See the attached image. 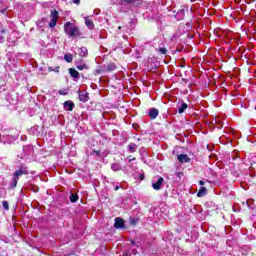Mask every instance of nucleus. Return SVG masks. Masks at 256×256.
<instances>
[{"label":"nucleus","instance_id":"f3484780","mask_svg":"<svg viewBox=\"0 0 256 256\" xmlns=\"http://www.w3.org/2000/svg\"><path fill=\"white\" fill-rule=\"evenodd\" d=\"M187 107H189V105H187V103L181 102L180 105L178 106V113L180 115L185 113V110L187 109Z\"/></svg>","mask_w":256,"mask_h":256},{"label":"nucleus","instance_id":"cd10ccee","mask_svg":"<svg viewBox=\"0 0 256 256\" xmlns=\"http://www.w3.org/2000/svg\"><path fill=\"white\" fill-rule=\"evenodd\" d=\"M48 71H53L54 73H59V66H56L55 68L49 67Z\"/></svg>","mask_w":256,"mask_h":256},{"label":"nucleus","instance_id":"f704fd0d","mask_svg":"<svg viewBox=\"0 0 256 256\" xmlns=\"http://www.w3.org/2000/svg\"><path fill=\"white\" fill-rule=\"evenodd\" d=\"M136 160V158L134 157V158H130L129 159V163H131V162H133V161H135Z\"/></svg>","mask_w":256,"mask_h":256},{"label":"nucleus","instance_id":"6e6552de","mask_svg":"<svg viewBox=\"0 0 256 256\" xmlns=\"http://www.w3.org/2000/svg\"><path fill=\"white\" fill-rule=\"evenodd\" d=\"M7 9H9V5L7 2L0 1V15H4V17H7L5 13H7Z\"/></svg>","mask_w":256,"mask_h":256},{"label":"nucleus","instance_id":"7c9ffc66","mask_svg":"<svg viewBox=\"0 0 256 256\" xmlns=\"http://www.w3.org/2000/svg\"><path fill=\"white\" fill-rule=\"evenodd\" d=\"M95 73H96V75H101V73H103V71L98 68L95 70Z\"/></svg>","mask_w":256,"mask_h":256},{"label":"nucleus","instance_id":"dca6fc26","mask_svg":"<svg viewBox=\"0 0 256 256\" xmlns=\"http://www.w3.org/2000/svg\"><path fill=\"white\" fill-rule=\"evenodd\" d=\"M79 57H87L89 55V51L87 50V47H81L78 49Z\"/></svg>","mask_w":256,"mask_h":256},{"label":"nucleus","instance_id":"473e14b6","mask_svg":"<svg viewBox=\"0 0 256 256\" xmlns=\"http://www.w3.org/2000/svg\"><path fill=\"white\" fill-rule=\"evenodd\" d=\"M73 3H75V5H79L81 3V0H72Z\"/></svg>","mask_w":256,"mask_h":256},{"label":"nucleus","instance_id":"0eeeda50","mask_svg":"<svg viewBox=\"0 0 256 256\" xmlns=\"http://www.w3.org/2000/svg\"><path fill=\"white\" fill-rule=\"evenodd\" d=\"M78 95H79V101H81L82 103H87V101H89V93L88 92H83V91L79 90Z\"/></svg>","mask_w":256,"mask_h":256},{"label":"nucleus","instance_id":"a878e982","mask_svg":"<svg viewBox=\"0 0 256 256\" xmlns=\"http://www.w3.org/2000/svg\"><path fill=\"white\" fill-rule=\"evenodd\" d=\"M135 0H121L120 4L122 5H133Z\"/></svg>","mask_w":256,"mask_h":256},{"label":"nucleus","instance_id":"2f4dec72","mask_svg":"<svg viewBox=\"0 0 256 256\" xmlns=\"http://www.w3.org/2000/svg\"><path fill=\"white\" fill-rule=\"evenodd\" d=\"M175 175H176V177H179V178L183 177V173H181V172H176Z\"/></svg>","mask_w":256,"mask_h":256},{"label":"nucleus","instance_id":"412c9836","mask_svg":"<svg viewBox=\"0 0 256 256\" xmlns=\"http://www.w3.org/2000/svg\"><path fill=\"white\" fill-rule=\"evenodd\" d=\"M69 73H70L71 77H73L74 79H79V73L74 68H70Z\"/></svg>","mask_w":256,"mask_h":256},{"label":"nucleus","instance_id":"1a4fd4ad","mask_svg":"<svg viewBox=\"0 0 256 256\" xmlns=\"http://www.w3.org/2000/svg\"><path fill=\"white\" fill-rule=\"evenodd\" d=\"M148 115H149L150 119H157V117H159V109L150 108L148 110Z\"/></svg>","mask_w":256,"mask_h":256},{"label":"nucleus","instance_id":"b1692460","mask_svg":"<svg viewBox=\"0 0 256 256\" xmlns=\"http://www.w3.org/2000/svg\"><path fill=\"white\" fill-rule=\"evenodd\" d=\"M70 201H71V203H77V201H79V195L71 194Z\"/></svg>","mask_w":256,"mask_h":256},{"label":"nucleus","instance_id":"4468645a","mask_svg":"<svg viewBox=\"0 0 256 256\" xmlns=\"http://www.w3.org/2000/svg\"><path fill=\"white\" fill-rule=\"evenodd\" d=\"M177 159L180 163H189L191 161V158L187 154H180L177 156Z\"/></svg>","mask_w":256,"mask_h":256},{"label":"nucleus","instance_id":"72a5a7b5","mask_svg":"<svg viewBox=\"0 0 256 256\" xmlns=\"http://www.w3.org/2000/svg\"><path fill=\"white\" fill-rule=\"evenodd\" d=\"M199 185H205V181L200 180V181H199Z\"/></svg>","mask_w":256,"mask_h":256},{"label":"nucleus","instance_id":"c85d7f7f","mask_svg":"<svg viewBox=\"0 0 256 256\" xmlns=\"http://www.w3.org/2000/svg\"><path fill=\"white\" fill-rule=\"evenodd\" d=\"M2 206L6 209V211L9 209V203L7 201H3Z\"/></svg>","mask_w":256,"mask_h":256},{"label":"nucleus","instance_id":"c756f323","mask_svg":"<svg viewBox=\"0 0 256 256\" xmlns=\"http://www.w3.org/2000/svg\"><path fill=\"white\" fill-rule=\"evenodd\" d=\"M92 155H97V156H99V155H101V151H99V150H93Z\"/></svg>","mask_w":256,"mask_h":256},{"label":"nucleus","instance_id":"e433bc0d","mask_svg":"<svg viewBox=\"0 0 256 256\" xmlns=\"http://www.w3.org/2000/svg\"><path fill=\"white\" fill-rule=\"evenodd\" d=\"M132 245H135V241H132Z\"/></svg>","mask_w":256,"mask_h":256},{"label":"nucleus","instance_id":"7ed1b4c3","mask_svg":"<svg viewBox=\"0 0 256 256\" xmlns=\"http://www.w3.org/2000/svg\"><path fill=\"white\" fill-rule=\"evenodd\" d=\"M23 175H29V170H27V167L25 166H21L19 170L15 171L14 177L12 180V187H17L19 177H23Z\"/></svg>","mask_w":256,"mask_h":256},{"label":"nucleus","instance_id":"f257e3e1","mask_svg":"<svg viewBox=\"0 0 256 256\" xmlns=\"http://www.w3.org/2000/svg\"><path fill=\"white\" fill-rule=\"evenodd\" d=\"M18 137L19 134H15V130H3L0 132V143L11 145Z\"/></svg>","mask_w":256,"mask_h":256},{"label":"nucleus","instance_id":"39448f33","mask_svg":"<svg viewBox=\"0 0 256 256\" xmlns=\"http://www.w3.org/2000/svg\"><path fill=\"white\" fill-rule=\"evenodd\" d=\"M58 20H59V12L57 10H51V21L49 23V27L53 29L57 25Z\"/></svg>","mask_w":256,"mask_h":256},{"label":"nucleus","instance_id":"423d86ee","mask_svg":"<svg viewBox=\"0 0 256 256\" xmlns=\"http://www.w3.org/2000/svg\"><path fill=\"white\" fill-rule=\"evenodd\" d=\"M76 69H78V71H87L89 66L85 63L84 59H80L76 62Z\"/></svg>","mask_w":256,"mask_h":256},{"label":"nucleus","instance_id":"6ab92c4d","mask_svg":"<svg viewBox=\"0 0 256 256\" xmlns=\"http://www.w3.org/2000/svg\"><path fill=\"white\" fill-rule=\"evenodd\" d=\"M205 195H207V188L202 186L197 193V197H205Z\"/></svg>","mask_w":256,"mask_h":256},{"label":"nucleus","instance_id":"9b49d317","mask_svg":"<svg viewBox=\"0 0 256 256\" xmlns=\"http://www.w3.org/2000/svg\"><path fill=\"white\" fill-rule=\"evenodd\" d=\"M24 156H30L34 153L33 145H26L23 147Z\"/></svg>","mask_w":256,"mask_h":256},{"label":"nucleus","instance_id":"f8f14e48","mask_svg":"<svg viewBox=\"0 0 256 256\" xmlns=\"http://www.w3.org/2000/svg\"><path fill=\"white\" fill-rule=\"evenodd\" d=\"M114 227L115 229H123V227H125V220H123V218H116Z\"/></svg>","mask_w":256,"mask_h":256},{"label":"nucleus","instance_id":"20e7f679","mask_svg":"<svg viewBox=\"0 0 256 256\" xmlns=\"http://www.w3.org/2000/svg\"><path fill=\"white\" fill-rule=\"evenodd\" d=\"M163 183H165V179H163V177L159 176L156 181H155V179L152 180V188L155 191H161V187H163Z\"/></svg>","mask_w":256,"mask_h":256},{"label":"nucleus","instance_id":"ddd939ff","mask_svg":"<svg viewBox=\"0 0 256 256\" xmlns=\"http://www.w3.org/2000/svg\"><path fill=\"white\" fill-rule=\"evenodd\" d=\"M73 109H75V103H73V101L68 100L64 102L65 111H73Z\"/></svg>","mask_w":256,"mask_h":256},{"label":"nucleus","instance_id":"bb28decb","mask_svg":"<svg viewBox=\"0 0 256 256\" xmlns=\"http://www.w3.org/2000/svg\"><path fill=\"white\" fill-rule=\"evenodd\" d=\"M158 52H159L161 55H167V50H166L165 47L159 48V49H158Z\"/></svg>","mask_w":256,"mask_h":256},{"label":"nucleus","instance_id":"2eb2a0df","mask_svg":"<svg viewBox=\"0 0 256 256\" xmlns=\"http://www.w3.org/2000/svg\"><path fill=\"white\" fill-rule=\"evenodd\" d=\"M85 25L88 27V29H93L95 27V24L93 23V20H91L89 17H84Z\"/></svg>","mask_w":256,"mask_h":256},{"label":"nucleus","instance_id":"5701e85b","mask_svg":"<svg viewBox=\"0 0 256 256\" xmlns=\"http://www.w3.org/2000/svg\"><path fill=\"white\" fill-rule=\"evenodd\" d=\"M111 169L112 171H125V169H123V167H121L118 163H113L111 165Z\"/></svg>","mask_w":256,"mask_h":256},{"label":"nucleus","instance_id":"4c0bfd02","mask_svg":"<svg viewBox=\"0 0 256 256\" xmlns=\"http://www.w3.org/2000/svg\"><path fill=\"white\" fill-rule=\"evenodd\" d=\"M141 179H143V176H141Z\"/></svg>","mask_w":256,"mask_h":256},{"label":"nucleus","instance_id":"393cba45","mask_svg":"<svg viewBox=\"0 0 256 256\" xmlns=\"http://www.w3.org/2000/svg\"><path fill=\"white\" fill-rule=\"evenodd\" d=\"M30 133H32V135H37V133H39V126L32 127Z\"/></svg>","mask_w":256,"mask_h":256},{"label":"nucleus","instance_id":"aec40b11","mask_svg":"<svg viewBox=\"0 0 256 256\" xmlns=\"http://www.w3.org/2000/svg\"><path fill=\"white\" fill-rule=\"evenodd\" d=\"M64 60H65L66 63H73V54L66 53L64 55Z\"/></svg>","mask_w":256,"mask_h":256},{"label":"nucleus","instance_id":"a211bd4d","mask_svg":"<svg viewBox=\"0 0 256 256\" xmlns=\"http://www.w3.org/2000/svg\"><path fill=\"white\" fill-rule=\"evenodd\" d=\"M115 69H117V66L113 63L107 64L105 66V71H108L109 73H111V71H115Z\"/></svg>","mask_w":256,"mask_h":256},{"label":"nucleus","instance_id":"9d476101","mask_svg":"<svg viewBox=\"0 0 256 256\" xmlns=\"http://www.w3.org/2000/svg\"><path fill=\"white\" fill-rule=\"evenodd\" d=\"M7 35H9V32L0 24V43L5 42V38L7 37Z\"/></svg>","mask_w":256,"mask_h":256},{"label":"nucleus","instance_id":"4be33fe9","mask_svg":"<svg viewBox=\"0 0 256 256\" xmlns=\"http://www.w3.org/2000/svg\"><path fill=\"white\" fill-rule=\"evenodd\" d=\"M127 150L130 152V153H135V151H137V144L135 143H130L127 147Z\"/></svg>","mask_w":256,"mask_h":256},{"label":"nucleus","instance_id":"c9c22d12","mask_svg":"<svg viewBox=\"0 0 256 256\" xmlns=\"http://www.w3.org/2000/svg\"><path fill=\"white\" fill-rule=\"evenodd\" d=\"M115 191H119V186H116V187H115Z\"/></svg>","mask_w":256,"mask_h":256},{"label":"nucleus","instance_id":"f03ea898","mask_svg":"<svg viewBox=\"0 0 256 256\" xmlns=\"http://www.w3.org/2000/svg\"><path fill=\"white\" fill-rule=\"evenodd\" d=\"M64 31L69 37H79L81 33L79 32V27L71 22H66L64 25Z\"/></svg>","mask_w":256,"mask_h":256}]
</instances>
